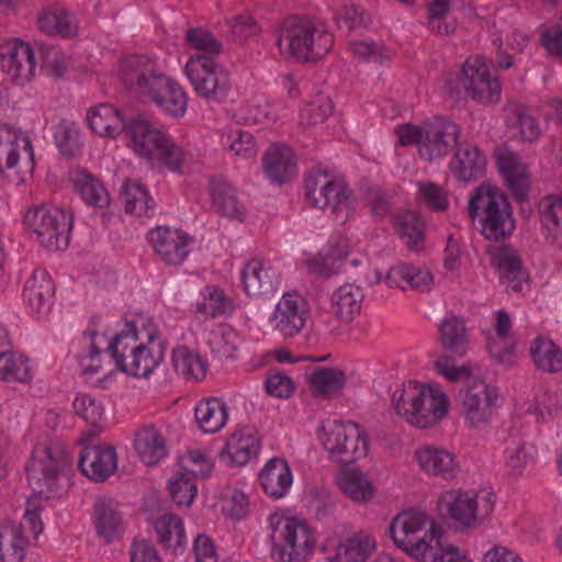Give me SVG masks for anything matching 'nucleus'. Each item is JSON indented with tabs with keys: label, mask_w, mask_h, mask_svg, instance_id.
Wrapping results in <instances>:
<instances>
[{
	"label": "nucleus",
	"mask_w": 562,
	"mask_h": 562,
	"mask_svg": "<svg viewBox=\"0 0 562 562\" xmlns=\"http://www.w3.org/2000/svg\"><path fill=\"white\" fill-rule=\"evenodd\" d=\"M124 88L144 101L155 102L162 111L179 116L186 112L187 95L181 87L155 69L142 55L125 57L120 67Z\"/></svg>",
	"instance_id": "nucleus-1"
},
{
	"label": "nucleus",
	"mask_w": 562,
	"mask_h": 562,
	"mask_svg": "<svg viewBox=\"0 0 562 562\" xmlns=\"http://www.w3.org/2000/svg\"><path fill=\"white\" fill-rule=\"evenodd\" d=\"M146 342L139 338L134 323H127L126 329L116 334L108 351L116 368L137 378L148 376L164 360L166 342L159 339L156 329L146 331Z\"/></svg>",
	"instance_id": "nucleus-2"
},
{
	"label": "nucleus",
	"mask_w": 562,
	"mask_h": 562,
	"mask_svg": "<svg viewBox=\"0 0 562 562\" xmlns=\"http://www.w3.org/2000/svg\"><path fill=\"white\" fill-rule=\"evenodd\" d=\"M276 43L284 57L308 63L323 58L330 50L334 36L321 22L289 15L277 29Z\"/></svg>",
	"instance_id": "nucleus-3"
},
{
	"label": "nucleus",
	"mask_w": 562,
	"mask_h": 562,
	"mask_svg": "<svg viewBox=\"0 0 562 562\" xmlns=\"http://www.w3.org/2000/svg\"><path fill=\"white\" fill-rule=\"evenodd\" d=\"M435 367L441 375L451 382L462 378L467 379L464 387L459 393L467 424L475 428L488 423L497 400L495 389L481 379L471 378L469 366L456 367L448 357H440L435 361Z\"/></svg>",
	"instance_id": "nucleus-4"
},
{
	"label": "nucleus",
	"mask_w": 562,
	"mask_h": 562,
	"mask_svg": "<svg viewBox=\"0 0 562 562\" xmlns=\"http://www.w3.org/2000/svg\"><path fill=\"white\" fill-rule=\"evenodd\" d=\"M469 216L481 224L485 239L503 241L513 235L515 220L507 196L498 188L481 184L471 194L468 204Z\"/></svg>",
	"instance_id": "nucleus-5"
},
{
	"label": "nucleus",
	"mask_w": 562,
	"mask_h": 562,
	"mask_svg": "<svg viewBox=\"0 0 562 562\" xmlns=\"http://www.w3.org/2000/svg\"><path fill=\"white\" fill-rule=\"evenodd\" d=\"M392 401L396 413L418 428L437 424L447 415L449 406V401L441 390L413 381L397 389Z\"/></svg>",
	"instance_id": "nucleus-6"
},
{
	"label": "nucleus",
	"mask_w": 562,
	"mask_h": 562,
	"mask_svg": "<svg viewBox=\"0 0 562 562\" xmlns=\"http://www.w3.org/2000/svg\"><path fill=\"white\" fill-rule=\"evenodd\" d=\"M23 222L42 247L50 251L68 247L72 215L64 210L47 204L33 205L25 212Z\"/></svg>",
	"instance_id": "nucleus-7"
},
{
	"label": "nucleus",
	"mask_w": 562,
	"mask_h": 562,
	"mask_svg": "<svg viewBox=\"0 0 562 562\" xmlns=\"http://www.w3.org/2000/svg\"><path fill=\"white\" fill-rule=\"evenodd\" d=\"M496 495L492 491L449 490L439 498L441 513L465 528H476L494 510Z\"/></svg>",
	"instance_id": "nucleus-8"
},
{
	"label": "nucleus",
	"mask_w": 562,
	"mask_h": 562,
	"mask_svg": "<svg viewBox=\"0 0 562 562\" xmlns=\"http://www.w3.org/2000/svg\"><path fill=\"white\" fill-rule=\"evenodd\" d=\"M389 531L395 546L415 560L441 533L440 528L425 513L413 509L396 515Z\"/></svg>",
	"instance_id": "nucleus-9"
},
{
	"label": "nucleus",
	"mask_w": 562,
	"mask_h": 562,
	"mask_svg": "<svg viewBox=\"0 0 562 562\" xmlns=\"http://www.w3.org/2000/svg\"><path fill=\"white\" fill-rule=\"evenodd\" d=\"M70 460L67 450L59 445L37 446L26 464L27 480L33 492L45 495L59 491L58 482Z\"/></svg>",
	"instance_id": "nucleus-10"
},
{
	"label": "nucleus",
	"mask_w": 562,
	"mask_h": 562,
	"mask_svg": "<svg viewBox=\"0 0 562 562\" xmlns=\"http://www.w3.org/2000/svg\"><path fill=\"white\" fill-rule=\"evenodd\" d=\"M324 448L337 462L351 463L364 458L369 442L366 431L353 422L328 420L322 426Z\"/></svg>",
	"instance_id": "nucleus-11"
},
{
	"label": "nucleus",
	"mask_w": 562,
	"mask_h": 562,
	"mask_svg": "<svg viewBox=\"0 0 562 562\" xmlns=\"http://www.w3.org/2000/svg\"><path fill=\"white\" fill-rule=\"evenodd\" d=\"M186 75L195 93L206 100L222 102L231 90L226 69L206 55H191L186 64Z\"/></svg>",
	"instance_id": "nucleus-12"
},
{
	"label": "nucleus",
	"mask_w": 562,
	"mask_h": 562,
	"mask_svg": "<svg viewBox=\"0 0 562 562\" xmlns=\"http://www.w3.org/2000/svg\"><path fill=\"white\" fill-rule=\"evenodd\" d=\"M272 555L283 562L304 559L314 546L308 526L295 518L280 517L272 522Z\"/></svg>",
	"instance_id": "nucleus-13"
},
{
	"label": "nucleus",
	"mask_w": 562,
	"mask_h": 562,
	"mask_svg": "<svg viewBox=\"0 0 562 562\" xmlns=\"http://www.w3.org/2000/svg\"><path fill=\"white\" fill-rule=\"evenodd\" d=\"M460 82L467 94L479 103L487 104L499 100L501 85L485 57L469 58L462 66Z\"/></svg>",
	"instance_id": "nucleus-14"
},
{
	"label": "nucleus",
	"mask_w": 562,
	"mask_h": 562,
	"mask_svg": "<svg viewBox=\"0 0 562 562\" xmlns=\"http://www.w3.org/2000/svg\"><path fill=\"white\" fill-rule=\"evenodd\" d=\"M460 126L453 121L436 116L424 123V138L419 156L429 162L448 156L457 146Z\"/></svg>",
	"instance_id": "nucleus-15"
},
{
	"label": "nucleus",
	"mask_w": 562,
	"mask_h": 562,
	"mask_svg": "<svg viewBox=\"0 0 562 562\" xmlns=\"http://www.w3.org/2000/svg\"><path fill=\"white\" fill-rule=\"evenodd\" d=\"M0 67L8 78L18 85L32 80L35 70V55L30 44L14 40L0 46Z\"/></svg>",
	"instance_id": "nucleus-16"
},
{
	"label": "nucleus",
	"mask_w": 562,
	"mask_h": 562,
	"mask_svg": "<svg viewBox=\"0 0 562 562\" xmlns=\"http://www.w3.org/2000/svg\"><path fill=\"white\" fill-rule=\"evenodd\" d=\"M124 135L134 153L149 161L157 158V148L167 138L153 122L142 114L128 119Z\"/></svg>",
	"instance_id": "nucleus-17"
},
{
	"label": "nucleus",
	"mask_w": 562,
	"mask_h": 562,
	"mask_svg": "<svg viewBox=\"0 0 562 562\" xmlns=\"http://www.w3.org/2000/svg\"><path fill=\"white\" fill-rule=\"evenodd\" d=\"M148 235L155 252L168 265H181L191 251L192 238L179 229L158 226Z\"/></svg>",
	"instance_id": "nucleus-18"
},
{
	"label": "nucleus",
	"mask_w": 562,
	"mask_h": 562,
	"mask_svg": "<svg viewBox=\"0 0 562 562\" xmlns=\"http://www.w3.org/2000/svg\"><path fill=\"white\" fill-rule=\"evenodd\" d=\"M308 315L306 301L297 293H285L276 306L273 328L284 337L297 335Z\"/></svg>",
	"instance_id": "nucleus-19"
},
{
	"label": "nucleus",
	"mask_w": 562,
	"mask_h": 562,
	"mask_svg": "<svg viewBox=\"0 0 562 562\" xmlns=\"http://www.w3.org/2000/svg\"><path fill=\"white\" fill-rule=\"evenodd\" d=\"M244 290L249 296H270L280 284V273L268 261L249 260L241 270Z\"/></svg>",
	"instance_id": "nucleus-20"
},
{
	"label": "nucleus",
	"mask_w": 562,
	"mask_h": 562,
	"mask_svg": "<svg viewBox=\"0 0 562 562\" xmlns=\"http://www.w3.org/2000/svg\"><path fill=\"white\" fill-rule=\"evenodd\" d=\"M20 160L30 169L34 167L31 139L13 126L0 124V166L4 161L8 168H13Z\"/></svg>",
	"instance_id": "nucleus-21"
},
{
	"label": "nucleus",
	"mask_w": 562,
	"mask_h": 562,
	"mask_svg": "<svg viewBox=\"0 0 562 562\" xmlns=\"http://www.w3.org/2000/svg\"><path fill=\"white\" fill-rule=\"evenodd\" d=\"M78 467L90 480L104 482L117 469L115 449L110 446H86L80 452Z\"/></svg>",
	"instance_id": "nucleus-22"
},
{
	"label": "nucleus",
	"mask_w": 562,
	"mask_h": 562,
	"mask_svg": "<svg viewBox=\"0 0 562 562\" xmlns=\"http://www.w3.org/2000/svg\"><path fill=\"white\" fill-rule=\"evenodd\" d=\"M55 284L44 269H35L26 280L23 289V301L31 314L46 315L50 311Z\"/></svg>",
	"instance_id": "nucleus-23"
},
{
	"label": "nucleus",
	"mask_w": 562,
	"mask_h": 562,
	"mask_svg": "<svg viewBox=\"0 0 562 562\" xmlns=\"http://www.w3.org/2000/svg\"><path fill=\"white\" fill-rule=\"evenodd\" d=\"M453 150L450 170L459 181L471 182L483 176L486 160L476 145L458 142Z\"/></svg>",
	"instance_id": "nucleus-24"
},
{
	"label": "nucleus",
	"mask_w": 562,
	"mask_h": 562,
	"mask_svg": "<svg viewBox=\"0 0 562 562\" xmlns=\"http://www.w3.org/2000/svg\"><path fill=\"white\" fill-rule=\"evenodd\" d=\"M262 169L266 177L274 183L290 181L297 171L292 149L284 144H272L263 154Z\"/></svg>",
	"instance_id": "nucleus-25"
},
{
	"label": "nucleus",
	"mask_w": 562,
	"mask_h": 562,
	"mask_svg": "<svg viewBox=\"0 0 562 562\" xmlns=\"http://www.w3.org/2000/svg\"><path fill=\"white\" fill-rule=\"evenodd\" d=\"M293 476L288 462L281 458L270 459L259 474L260 485L268 496L279 499L286 495Z\"/></svg>",
	"instance_id": "nucleus-26"
},
{
	"label": "nucleus",
	"mask_w": 562,
	"mask_h": 562,
	"mask_svg": "<svg viewBox=\"0 0 562 562\" xmlns=\"http://www.w3.org/2000/svg\"><path fill=\"white\" fill-rule=\"evenodd\" d=\"M375 540L367 532L359 531L336 546L335 553L323 562H366L375 549Z\"/></svg>",
	"instance_id": "nucleus-27"
},
{
	"label": "nucleus",
	"mask_w": 562,
	"mask_h": 562,
	"mask_svg": "<svg viewBox=\"0 0 562 562\" xmlns=\"http://www.w3.org/2000/svg\"><path fill=\"white\" fill-rule=\"evenodd\" d=\"M416 458L424 471L447 481L453 480L460 472L454 454L445 449L426 447L416 451Z\"/></svg>",
	"instance_id": "nucleus-28"
},
{
	"label": "nucleus",
	"mask_w": 562,
	"mask_h": 562,
	"mask_svg": "<svg viewBox=\"0 0 562 562\" xmlns=\"http://www.w3.org/2000/svg\"><path fill=\"white\" fill-rule=\"evenodd\" d=\"M87 121L93 133L101 136L115 137L124 133L128 119L112 104L100 103L89 110Z\"/></svg>",
	"instance_id": "nucleus-29"
},
{
	"label": "nucleus",
	"mask_w": 562,
	"mask_h": 562,
	"mask_svg": "<svg viewBox=\"0 0 562 562\" xmlns=\"http://www.w3.org/2000/svg\"><path fill=\"white\" fill-rule=\"evenodd\" d=\"M259 451V440L252 428L234 432L227 440L221 458L228 463L241 467L256 457Z\"/></svg>",
	"instance_id": "nucleus-30"
},
{
	"label": "nucleus",
	"mask_w": 562,
	"mask_h": 562,
	"mask_svg": "<svg viewBox=\"0 0 562 562\" xmlns=\"http://www.w3.org/2000/svg\"><path fill=\"white\" fill-rule=\"evenodd\" d=\"M157 540L172 555L181 554L187 544L182 520L171 514H164L153 522Z\"/></svg>",
	"instance_id": "nucleus-31"
},
{
	"label": "nucleus",
	"mask_w": 562,
	"mask_h": 562,
	"mask_svg": "<svg viewBox=\"0 0 562 562\" xmlns=\"http://www.w3.org/2000/svg\"><path fill=\"white\" fill-rule=\"evenodd\" d=\"M439 342L450 355L463 357L469 346L464 319L453 314L443 318L439 324Z\"/></svg>",
	"instance_id": "nucleus-32"
},
{
	"label": "nucleus",
	"mask_w": 562,
	"mask_h": 562,
	"mask_svg": "<svg viewBox=\"0 0 562 562\" xmlns=\"http://www.w3.org/2000/svg\"><path fill=\"white\" fill-rule=\"evenodd\" d=\"M134 446L140 460L147 465H156L167 456L165 439L153 425H145L135 432Z\"/></svg>",
	"instance_id": "nucleus-33"
},
{
	"label": "nucleus",
	"mask_w": 562,
	"mask_h": 562,
	"mask_svg": "<svg viewBox=\"0 0 562 562\" xmlns=\"http://www.w3.org/2000/svg\"><path fill=\"white\" fill-rule=\"evenodd\" d=\"M499 170L517 201L522 202L528 195V178L526 166L513 153L498 155Z\"/></svg>",
	"instance_id": "nucleus-34"
},
{
	"label": "nucleus",
	"mask_w": 562,
	"mask_h": 562,
	"mask_svg": "<svg viewBox=\"0 0 562 562\" xmlns=\"http://www.w3.org/2000/svg\"><path fill=\"white\" fill-rule=\"evenodd\" d=\"M212 205L216 212L231 218H239L244 206L239 203L235 188L223 177H214L210 182Z\"/></svg>",
	"instance_id": "nucleus-35"
},
{
	"label": "nucleus",
	"mask_w": 562,
	"mask_h": 562,
	"mask_svg": "<svg viewBox=\"0 0 562 562\" xmlns=\"http://www.w3.org/2000/svg\"><path fill=\"white\" fill-rule=\"evenodd\" d=\"M389 286L404 289L402 282H406L412 289L426 292L430 290L432 276L429 270L420 267L400 263L392 267L385 277Z\"/></svg>",
	"instance_id": "nucleus-36"
},
{
	"label": "nucleus",
	"mask_w": 562,
	"mask_h": 562,
	"mask_svg": "<svg viewBox=\"0 0 562 562\" xmlns=\"http://www.w3.org/2000/svg\"><path fill=\"white\" fill-rule=\"evenodd\" d=\"M493 265L497 267L501 278L507 280L508 288L514 292L522 290V281H526L527 277L521 259L514 248L508 246L499 248L493 257Z\"/></svg>",
	"instance_id": "nucleus-37"
},
{
	"label": "nucleus",
	"mask_w": 562,
	"mask_h": 562,
	"mask_svg": "<svg viewBox=\"0 0 562 562\" xmlns=\"http://www.w3.org/2000/svg\"><path fill=\"white\" fill-rule=\"evenodd\" d=\"M308 383L314 395L331 398L340 395L346 375L337 368H317L308 375Z\"/></svg>",
	"instance_id": "nucleus-38"
},
{
	"label": "nucleus",
	"mask_w": 562,
	"mask_h": 562,
	"mask_svg": "<svg viewBox=\"0 0 562 562\" xmlns=\"http://www.w3.org/2000/svg\"><path fill=\"white\" fill-rule=\"evenodd\" d=\"M363 291L360 286L346 283L331 295V310L344 322H350L361 310Z\"/></svg>",
	"instance_id": "nucleus-39"
},
{
	"label": "nucleus",
	"mask_w": 562,
	"mask_h": 562,
	"mask_svg": "<svg viewBox=\"0 0 562 562\" xmlns=\"http://www.w3.org/2000/svg\"><path fill=\"white\" fill-rule=\"evenodd\" d=\"M195 419L204 432L220 431L227 420V406L221 398L210 397L202 400L194 411Z\"/></svg>",
	"instance_id": "nucleus-40"
},
{
	"label": "nucleus",
	"mask_w": 562,
	"mask_h": 562,
	"mask_svg": "<svg viewBox=\"0 0 562 562\" xmlns=\"http://www.w3.org/2000/svg\"><path fill=\"white\" fill-rule=\"evenodd\" d=\"M38 27L48 35L71 37L77 33V22L65 8L55 7L43 10L38 18Z\"/></svg>",
	"instance_id": "nucleus-41"
},
{
	"label": "nucleus",
	"mask_w": 562,
	"mask_h": 562,
	"mask_svg": "<svg viewBox=\"0 0 562 562\" xmlns=\"http://www.w3.org/2000/svg\"><path fill=\"white\" fill-rule=\"evenodd\" d=\"M120 193L127 213L137 216L154 214L155 202L139 181L125 180Z\"/></svg>",
	"instance_id": "nucleus-42"
},
{
	"label": "nucleus",
	"mask_w": 562,
	"mask_h": 562,
	"mask_svg": "<svg viewBox=\"0 0 562 562\" xmlns=\"http://www.w3.org/2000/svg\"><path fill=\"white\" fill-rule=\"evenodd\" d=\"M305 190L313 206L325 209L329 204L326 193L340 190L339 179L330 177L322 169H313L305 178Z\"/></svg>",
	"instance_id": "nucleus-43"
},
{
	"label": "nucleus",
	"mask_w": 562,
	"mask_h": 562,
	"mask_svg": "<svg viewBox=\"0 0 562 562\" xmlns=\"http://www.w3.org/2000/svg\"><path fill=\"white\" fill-rule=\"evenodd\" d=\"M530 355L538 370L546 373L562 371V350L552 340L537 337L531 342Z\"/></svg>",
	"instance_id": "nucleus-44"
},
{
	"label": "nucleus",
	"mask_w": 562,
	"mask_h": 562,
	"mask_svg": "<svg viewBox=\"0 0 562 562\" xmlns=\"http://www.w3.org/2000/svg\"><path fill=\"white\" fill-rule=\"evenodd\" d=\"M27 537L22 528L9 524L0 527V560L2 562H22L25 558Z\"/></svg>",
	"instance_id": "nucleus-45"
},
{
	"label": "nucleus",
	"mask_w": 562,
	"mask_h": 562,
	"mask_svg": "<svg viewBox=\"0 0 562 562\" xmlns=\"http://www.w3.org/2000/svg\"><path fill=\"white\" fill-rule=\"evenodd\" d=\"M72 183L81 199L91 206L105 207L110 196L102 182L86 170H78L72 177Z\"/></svg>",
	"instance_id": "nucleus-46"
},
{
	"label": "nucleus",
	"mask_w": 562,
	"mask_h": 562,
	"mask_svg": "<svg viewBox=\"0 0 562 562\" xmlns=\"http://www.w3.org/2000/svg\"><path fill=\"white\" fill-rule=\"evenodd\" d=\"M341 491L351 499L368 501L373 496V485L367 475L355 465H346L338 479Z\"/></svg>",
	"instance_id": "nucleus-47"
},
{
	"label": "nucleus",
	"mask_w": 562,
	"mask_h": 562,
	"mask_svg": "<svg viewBox=\"0 0 562 562\" xmlns=\"http://www.w3.org/2000/svg\"><path fill=\"white\" fill-rule=\"evenodd\" d=\"M94 525L97 535L106 542L113 541L123 532L121 514L104 501L97 502L94 506Z\"/></svg>",
	"instance_id": "nucleus-48"
},
{
	"label": "nucleus",
	"mask_w": 562,
	"mask_h": 562,
	"mask_svg": "<svg viewBox=\"0 0 562 562\" xmlns=\"http://www.w3.org/2000/svg\"><path fill=\"white\" fill-rule=\"evenodd\" d=\"M396 232L406 247L412 251H419L423 248L425 234L424 222L414 212L400 214L395 218Z\"/></svg>",
	"instance_id": "nucleus-49"
},
{
	"label": "nucleus",
	"mask_w": 562,
	"mask_h": 562,
	"mask_svg": "<svg viewBox=\"0 0 562 562\" xmlns=\"http://www.w3.org/2000/svg\"><path fill=\"white\" fill-rule=\"evenodd\" d=\"M346 241L340 240L335 246H330L325 256L313 258L306 262L308 271L324 278H329L338 273L341 269V261L347 256Z\"/></svg>",
	"instance_id": "nucleus-50"
},
{
	"label": "nucleus",
	"mask_w": 562,
	"mask_h": 562,
	"mask_svg": "<svg viewBox=\"0 0 562 562\" xmlns=\"http://www.w3.org/2000/svg\"><path fill=\"white\" fill-rule=\"evenodd\" d=\"M538 210L542 227L553 239L562 236V198L548 195L541 199Z\"/></svg>",
	"instance_id": "nucleus-51"
},
{
	"label": "nucleus",
	"mask_w": 562,
	"mask_h": 562,
	"mask_svg": "<svg viewBox=\"0 0 562 562\" xmlns=\"http://www.w3.org/2000/svg\"><path fill=\"white\" fill-rule=\"evenodd\" d=\"M0 378L9 382H29L32 378L29 360L15 352L1 353Z\"/></svg>",
	"instance_id": "nucleus-52"
},
{
	"label": "nucleus",
	"mask_w": 562,
	"mask_h": 562,
	"mask_svg": "<svg viewBox=\"0 0 562 562\" xmlns=\"http://www.w3.org/2000/svg\"><path fill=\"white\" fill-rule=\"evenodd\" d=\"M423 562H471L463 557L459 549L449 543L443 533H439L434 542L417 559Z\"/></svg>",
	"instance_id": "nucleus-53"
},
{
	"label": "nucleus",
	"mask_w": 562,
	"mask_h": 562,
	"mask_svg": "<svg viewBox=\"0 0 562 562\" xmlns=\"http://www.w3.org/2000/svg\"><path fill=\"white\" fill-rule=\"evenodd\" d=\"M451 0H431L428 4V29L439 35H450L456 32L457 23L448 20Z\"/></svg>",
	"instance_id": "nucleus-54"
},
{
	"label": "nucleus",
	"mask_w": 562,
	"mask_h": 562,
	"mask_svg": "<svg viewBox=\"0 0 562 562\" xmlns=\"http://www.w3.org/2000/svg\"><path fill=\"white\" fill-rule=\"evenodd\" d=\"M508 126L515 130V134H518L524 142H535L541 133L537 119L524 106L513 109Z\"/></svg>",
	"instance_id": "nucleus-55"
},
{
	"label": "nucleus",
	"mask_w": 562,
	"mask_h": 562,
	"mask_svg": "<svg viewBox=\"0 0 562 562\" xmlns=\"http://www.w3.org/2000/svg\"><path fill=\"white\" fill-rule=\"evenodd\" d=\"M172 366L184 378L200 379L205 374L204 364L200 357L187 347H178L172 352Z\"/></svg>",
	"instance_id": "nucleus-56"
},
{
	"label": "nucleus",
	"mask_w": 562,
	"mask_h": 562,
	"mask_svg": "<svg viewBox=\"0 0 562 562\" xmlns=\"http://www.w3.org/2000/svg\"><path fill=\"white\" fill-rule=\"evenodd\" d=\"M41 70L47 76L61 77L69 66L67 56L57 47L43 44L38 48Z\"/></svg>",
	"instance_id": "nucleus-57"
},
{
	"label": "nucleus",
	"mask_w": 562,
	"mask_h": 562,
	"mask_svg": "<svg viewBox=\"0 0 562 562\" xmlns=\"http://www.w3.org/2000/svg\"><path fill=\"white\" fill-rule=\"evenodd\" d=\"M169 493L178 505L190 506L198 493L194 477L184 471L177 472L169 482Z\"/></svg>",
	"instance_id": "nucleus-58"
},
{
	"label": "nucleus",
	"mask_w": 562,
	"mask_h": 562,
	"mask_svg": "<svg viewBox=\"0 0 562 562\" xmlns=\"http://www.w3.org/2000/svg\"><path fill=\"white\" fill-rule=\"evenodd\" d=\"M186 40L189 45L201 52L199 55H218L222 49V43L209 31L202 27H190L187 31Z\"/></svg>",
	"instance_id": "nucleus-59"
},
{
	"label": "nucleus",
	"mask_w": 562,
	"mask_h": 562,
	"mask_svg": "<svg viewBox=\"0 0 562 562\" xmlns=\"http://www.w3.org/2000/svg\"><path fill=\"white\" fill-rule=\"evenodd\" d=\"M55 140L63 156L74 157L80 149L79 130L74 123H59L55 130Z\"/></svg>",
	"instance_id": "nucleus-60"
},
{
	"label": "nucleus",
	"mask_w": 562,
	"mask_h": 562,
	"mask_svg": "<svg viewBox=\"0 0 562 562\" xmlns=\"http://www.w3.org/2000/svg\"><path fill=\"white\" fill-rule=\"evenodd\" d=\"M535 448L522 441L513 442L505 450L506 467L514 474H521L533 462Z\"/></svg>",
	"instance_id": "nucleus-61"
},
{
	"label": "nucleus",
	"mask_w": 562,
	"mask_h": 562,
	"mask_svg": "<svg viewBox=\"0 0 562 562\" xmlns=\"http://www.w3.org/2000/svg\"><path fill=\"white\" fill-rule=\"evenodd\" d=\"M333 112L330 99L324 94H317L301 111V124L315 125L324 122Z\"/></svg>",
	"instance_id": "nucleus-62"
},
{
	"label": "nucleus",
	"mask_w": 562,
	"mask_h": 562,
	"mask_svg": "<svg viewBox=\"0 0 562 562\" xmlns=\"http://www.w3.org/2000/svg\"><path fill=\"white\" fill-rule=\"evenodd\" d=\"M227 143L234 155L243 159L254 158L258 153V146L254 135L241 128L231 131L227 135Z\"/></svg>",
	"instance_id": "nucleus-63"
},
{
	"label": "nucleus",
	"mask_w": 562,
	"mask_h": 562,
	"mask_svg": "<svg viewBox=\"0 0 562 562\" xmlns=\"http://www.w3.org/2000/svg\"><path fill=\"white\" fill-rule=\"evenodd\" d=\"M196 310L214 318L218 315L231 314L234 306L222 290L212 289L209 294L204 296L203 301L196 305Z\"/></svg>",
	"instance_id": "nucleus-64"
}]
</instances>
